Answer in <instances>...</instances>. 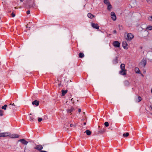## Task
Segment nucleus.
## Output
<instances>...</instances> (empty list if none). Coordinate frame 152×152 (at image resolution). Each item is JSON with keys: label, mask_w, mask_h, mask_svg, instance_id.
<instances>
[{"label": "nucleus", "mask_w": 152, "mask_h": 152, "mask_svg": "<svg viewBox=\"0 0 152 152\" xmlns=\"http://www.w3.org/2000/svg\"><path fill=\"white\" fill-rule=\"evenodd\" d=\"M7 104H5L4 106L1 107V109L4 110H6V108H7Z\"/></svg>", "instance_id": "a878e982"}, {"label": "nucleus", "mask_w": 152, "mask_h": 152, "mask_svg": "<svg viewBox=\"0 0 152 152\" xmlns=\"http://www.w3.org/2000/svg\"><path fill=\"white\" fill-rule=\"evenodd\" d=\"M11 15L12 16V17H15V13H14L13 12L12 13Z\"/></svg>", "instance_id": "e433bc0d"}, {"label": "nucleus", "mask_w": 152, "mask_h": 152, "mask_svg": "<svg viewBox=\"0 0 152 152\" xmlns=\"http://www.w3.org/2000/svg\"><path fill=\"white\" fill-rule=\"evenodd\" d=\"M120 27H121L122 26L120 25H119L118 26V27H119V29H120Z\"/></svg>", "instance_id": "a18cd8bd"}, {"label": "nucleus", "mask_w": 152, "mask_h": 152, "mask_svg": "<svg viewBox=\"0 0 152 152\" xmlns=\"http://www.w3.org/2000/svg\"><path fill=\"white\" fill-rule=\"evenodd\" d=\"M115 14L114 12H112L111 13V16H115Z\"/></svg>", "instance_id": "f704fd0d"}, {"label": "nucleus", "mask_w": 152, "mask_h": 152, "mask_svg": "<svg viewBox=\"0 0 152 152\" xmlns=\"http://www.w3.org/2000/svg\"><path fill=\"white\" fill-rule=\"evenodd\" d=\"M68 91L66 90H62V96H64L65 94L67 93Z\"/></svg>", "instance_id": "a211bd4d"}, {"label": "nucleus", "mask_w": 152, "mask_h": 152, "mask_svg": "<svg viewBox=\"0 0 152 152\" xmlns=\"http://www.w3.org/2000/svg\"><path fill=\"white\" fill-rule=\"evenodd\" d=\"M71 101H73V98H72L71 99Z\"/></svg>", "instance_id": "8fccbe9b"}, {"label": "nucleus", "mask_w": 152, "mask_h": 152, "mask_svg": "<svg viewBox=\"0 0 152 152\" xmlns=\"http://www.w3.org/2000/svg\"><path fill=\"white\" fill-rule=\"evenodd\" d=\"M134 37V36L131 33H129L127 34V37L126 39L128 40H131Z\"/></svg>", "instance_id": "f03ea898"}, {"label": "nucleus", "mask_w": 152, "mask_h": 152, "mask_svg": "<svg viewBox=\"0 0 152 152\" xmlns=\"http://www.w3.org/2000/svg\"><path fill=\"white\" fill-rule=\"evenodd\" d=\"M151 49L152 50V48H151Z\"/></svg>", "instance_id": "864d4df0"}, {"label": "nucleus", "mask_w": 152, "mask_h": 152, "mask_svg": "<svg viewBox=\"0 0 152 152\" xmlns=\"http://www.w3.org/2000/svg\"><path fill=\"white\" fill-rule=\"evenodd\" d=\"M146 29L149 30H152V26L150 25L148 26L147 27Z\"/></svg>", "instance_id": "bb28decb"}, {"label": "nucleus", "mask_w": 152, "mask_h": 152, "mask_svg": "<svg viewBox=\"0 0 152 152\" xmlns=\"http://www.w3.org/2000/svg\"><path fill=\"white\" fill-rule=\"evenodd\" d=\"M91 24V26L93 28L97 29H99V26L97 23H92Z\"/></svg>", "instance_id": "0eeeda50"}, {"label": "nucleus", "mask_w": 152, "mask_h": 152, "mask_svg": "<svg viewBox=\"0 0 152 152\" xmlns=\"http://www.w3.org/2000/svg\"><path fill=\"white\" fill-rule=\"evenodd\" d=\"M86 122H85V123H84V125H86Z\"/></svg>", "instance_id": "09e8293b"}, {"label": "nucleus", "mask_w": 152, "mask_h": 152, "mask_svg": "<svg viewBox=\"0 0 152 152\" xmlns=\"http://www.w3.org/2000/svg\"><path fill=\"white\" fill-rule=\"evenodd\" d=\"M18 141L21 142L23 145H26L28 143V142L26 141L25 139L19 140Z\"/></svg>", "instance_id": "1a4fd4ad"}, {"label": "nucleus", "mask_w": 152, "mask_h": 152, "mask_svg": "<svg viewBox=\"0 0 152 152\" xmlns=\"http://www.w3.org/2000/svg\"><path fill=\"white\" fill-rule=\"evenodd\" d=\"M125 65L124 64H121L120 66V69L121 70H126L125 69Z\"/></svg>", "instance_id": "dca6fc26"}, {"label": "nucleus", "mask_w": 152, "mask_h": 152, "mask_svg": "<svg viewBox=\"0 0 152 152\" xmlns=\"http://www.w3.org/2000/svg\"><path fill=\"white\" fill-rule=\"evenodd\" d=\"M85 132L86 133V134L87 135H90L91 134V132L88 130H86Z\"/></svg>", "instance_id": "412c9836"}, {"label": "nucleus", "mask_w": 152, "mask_h": 152, "mask_svg": "<svg viewBox=\"0 0 152 152\" xmlns=\"http://www.w3.org/2000/svg\"><path fill=\"white\" fill-rule=\"evenodd\" d=\"M151 92L152 93V89L151 90Z\"/></svg>", "instance_id": "603ef678"}, {"label": "nucleus", "mask_w": 152, "mask_h": 152, "mask_svg": "<svg viewBox=\"0 0 152 152\" xmlns=\"http://www.w3.org/2000/svg\"><path fill=\"white\" fill-rule=\"evenodd\" d=\"M78 111L79 113H80L81 111V109H79L78 110Z\"/></svg>", "instance_id": "c03bdc74"}, {"label": "nucleus", "mask_w": 152, "mask_h": 152, "mask_svg": "<svg viewBox=\"0 0 152 152\" xmlns=\"http://www.w3.org/2000/svg\"><path fill=\"white\" fill-rule=\"evenodd\" d=\"M113 32L114 34H116L117 33V32L115 30H114L113 31Z\"/></svg>", "instance_id": "79ce46f5"}, {"label": "nucleus", "mask_w": 152, "mask_h": 152, "mask_svg": "<svg viewBox=\"0 0 152 152\" xmlns=\"http://www.w3.org/2000/svg\"><path fill=\"white\" fill-rule=\"evenodd\" d=\"M113 64H115L118 63V57H116L113 61Z\"/></svg>", "instance_id": "2eb2a0df"}, {"label": "nucleus", "mask_w": 152, "mask_h": 152, "mask_svg": "<svg viewBox=\"0 0 152 152\" xmlns=\"http://www.w3.org/2000/svg\"><path fill=\"white\" fill-rule=\"evenodd\" d=\"M30 1L31 3H32V4H30L28 5L29 7L30 8L35 6V4L34 0H30Z\"/></svg>", "instance_id": "ddd939ff"}, {"label": "nucleus", "mask_w": 152, "mask_h": 152, "mask_svg": "<svg viewBox=\"0 0 152 152\" xmlns=\"http://www.w3.org/2000/svg\"><path fill=\"white\" fill-rule=\"evenodd\" d=\"M58 86H60L61 85V83H59V84H58Z\"/></svg>", "instance_id": "49530a36"}, {"label": "nucleus", "mask_w": 152, "mask_h": 152, "mask_svg": "<svg viewBox=\"0 0 152 152\" xmlns=\"http://www.w3.org/2000/svg\"><path fill=\"white\" fill-rule=\"evenodd\" d=\"M29 120L31 121H36V119H35L34 118L32 117L31 116L30 117Z\"/></svg>", "instance_id": "b1692460"}, {"label": "nucleus", "mask_w": 152, "mask_h": 152, "mask_svg": "<svg viewBox=\"0 0 152 152\" xmlns=\"http://www.w3.org/2000/svg\"><path fill=\"white\" fill-rule=\"evenodd\" d=\"M107 5V10H110L112 8L111 5L110 4H109Z\"/></svg>", "instance_id": "393cba45"}, {"label": "nucleus", "mask_w": 152, "mask_h": 152, "mask_svg": "<svg viewBox=\"0 0 152 152\" xmlns=\"http://www.w3.org/2000/svg\"><path fill=\"white\" fill-rule=\"evenodd\" d=\"M126 70H121L119 72V74L122 75H126Z\"/></svg>", "instance_id": "9b49d317"}, {"label": "nucleus", "mask_w": 152, "mask_h": 152, "mask_svg": "<svg viewBox=\"0 0 152 152\" xmlns=\"http://www.w3.org/2000/svg\"><path fill=\"white\" fill-rule=\"evenodd\" d=\"M4 111L1 110H0V116H2L3 115Z\"/></svg>", "instance_id": "7c9ffc66"}, {"label": "nucleus", "mask_w": 152, "mask_h": 152, "mask_svg": "<svg viewBox=\"0 0 152 152\" xmlns=\"http://www.w3.org/2000/svg\"><path fill=\"white\" fill-rule=\"evenodd\" d=\"M20 2H22L23 0H20Z\"/></svg>", "instance_id": "de8ad7c7"}, {"label": "nucleus", "mask_w": 152, "mask_h": 152, "mask_svg": "<svg viewBox=\"0 0 152 152\" xmlns=\"http://www.w3.org/2000/svg\"><path fill=\"white\" fill-rule=\"evenodd\" d=\"M3 137H5L8 136L9 135L7 133H2Z\"/></svg>", "instance_id": "c85d7f7f"}, {"label": "nucleus", "mask_w": 152, "mask_h": 152, "mask_svg": "<svg viewBox=\"0 0 152 152\" xmlns=\"http://www.w3.org/2000/svg\"><path fill=\"white\" fill-rule=\"evenodd\" d=\"M14 108H15V105L14 103L10 104L7 105V109H9L14 110Z\"/></svg>", "instance_id": "39448f33"}, {"label": "nucleus", "mask_w": 152, "mask_h": 152, "mask_svg": "<svg viewBox=\"0 0 152 152\" xmlns=\"http://www.w3.org/2000/svg\"><path fill=\"white\" fill-rule=\"evenodd\" d=\"M79 56L80 58H83L84 56V54L82 53H80L79 54Z\"/></svg>", "instance_id": "4be33fe9"}, {"label": "nucleus", "mask_w": 152, "mask_h": 152, "mask_svg": "<svg viewBox=\"0 0 152 152\" xmlns=\"http://www.w3.org/2000/svg\"><path fill=\"white\" fill-rule=\"evenodd\" d=\"M147 1L148 3H150L151 2V0H147Z\"/></svg>", "instance_id": "ea45409f"}, {"label": "nucleus", "mask_w": 152, "mask_h": 152, "mask_svg": "<svg viewBox=\"0 0 152 152\" xmlns=\"http://www.w3.org/2000/svg\"><path fill=\"white\" fill-rule=\"evenodd\" d=\"M30 10H28L26 12V14L27 15H28L30 14Z\"/></svg>", "instance_id": "4c0bfd02"}, {"label": "nucleus", "mask_w": 152, "mask_h": 152, "mask_svg": "<svg viewBox=\"0 0 152 152\" xmlns=\"http://www.w3.org/2000/svg\"><path fill=\"white\" fill-rule=\"evenodd\" d=\"M135 71L136 73H141L139 68L138 67H136L135 69Z\"/></svg>", "instance_id": "6ab92c4d"}, {"label": "nucleus", "mask_w": 152, "mask_h": 152, "mask_svg": "<svg viewBox=\"0 0 152 152\" xmlns=\"http://www.w3.org/2000/svg\"><path fill=\"white\" fill-rule=\"evenodd\" d=\"M142 76H143L144 75L142 74H141Z\"/></svg>", "instance_id": "3c124183"}, {"label": "nucleus", "mask_w": 152, "mask_h": 152, "mask_svg": "<svg viewBox=\"0 0 152 152\" xmlns=\"http://www.w3.org/2000/svg\"><path fill=\"white\" fill-rule=\"evenodd\" d=\"M148 19L150 21H152V15L148 17Z\"/></svg>", "instance_id": "72a5a7b5"}, {"label": "nucleus", "mask_w": 152, "mask_h": 152, "mask_svg": "<svg viewBox=\"0 0 152 152\" xmlns=\"http://www.w3.org/2000/svg\"><path fill=\"white\" fill-rule=\"evenodd\" d=\"M9 136V137L10 138H17L19 137V135L18 134H10V135Z\"/></svg>", "instance_id": "9d476101"}, {"label": "nucleus", "mask_w": 152, "mask_h": 152, "mask_svg": "<svg viewBox=\"0 0 152 152\" xmlns=\"http://www.w3.org/2000/svg\"><path fill=\"white\" fill-rule=\"evenodd\" d=\"M40 152H47L46 151H41Z\"/></svg>", "instance_id": "37998d69"}, {"label": "nucleus", "mask_w": 152, "mask_h": 152, "mask_svg": "<svg viewBox=\"0 0 152 152\" xmlns=\"http://www.w3.org/2000/svg\"><path fill=\"white\" fill-rule=\"evenodd\" d=\"M129 135V133L128 132H126V133H124L123 134V136L124 137H128Z\"/></svg>", "instance_id": "cd10ccee"}, {"label": "nucleus", "mask_w": 152, "mask_h": 152, "mask_svg": "<svg viewBox=\"0 0 152 152\" xmlns=\"http://www.w3.org/2000/svg\"><path fill=\"white\" fill-rule=\"evenodd\" d=\"M106 131V129L104 128H103L102 129H101L98 132V134H102L103 133Z\"/></svg>", "instance_id": "4468645a"}, {"label": "nucleus", "mask_w": 152, "mask_h": 152, "mask_svg": "<svg viewBox=\"0 0 152 152\" xmlns=\"http://www.w3.org/2000/svg\"><path fill=\"white\" fill-rule=\"evenodd\" d=\"M124 85L125 86H129V83L127 80H125L124 82Z\"/></svg>", "instance_id": "f3484780"}, {"label": "nucleus", "mask_w": 152, "mask_h": 152, "mask_svg": "<svg viewBox=\"0 0 152 152\" xmlns=\"http://www.w3.org/2000/svg\"><path fill=\"white\" fill-rule=\"evenodd\" d=\"M42 146L41 145H36L35 146L34 148V149H35L38 150L39 151H40L43 149Z\"/></svg>", "instance_id": "f257e3e1"}, {"label": "nucleus", "mask_w": 152, "mask_h": 152, "mask_svg": "<svg viewBox=\"0 0 152 152\" xmlns=\"http://www.w3.org/2000/svg\"><path fill=\"white\" fill-rule=\"evenodd\" d=\"M138 102H140L142 100V98L140 96H138Z\"/></svg>", "instance_id": "2f4dec72"}, {"label": "nucleus", "mask_w": 152, "mask_h": 152, "mask_svg": "<svg viewBox=\"0 0 152 152\" xmlns=\"http://www.w3.org/2000/svg\"><path fill=\"white\" fill-rule=\"evenodd\" d=\"M111 18L113 20L115 21L116 19V15L111 16Z\"/></svg>", "instance_id": "c756f323"}, {"label": "nucleus", "mask_w": 152, "mask_h": 152, "mask_svg": "<svg viewBox=\"0 0 152 152\" xmlns=\"http://www.w3.org/2000/svg\"><path fill=\"white\" fill-rule=\"evenodd\" d=\"M104 2L107 5L110 4L108 0H104Z\"/></svg>", "instance_id": "5701e85b"}, {"label": "nucleus", "mask_w": 152, "mask_h": 152, "mask_svg": "<svg viewBox=\"0 0 152 152\" xmlns=\"http://www.w3.org/2000/svg\"><path fill=\"white\" fill-rule=\"evenodd\" d=\"M39 102L37 100H35L34 101L32 102V104L33 105L37 106L39 105Z\"/></svg>", "instance_id": "6e6552de"}, {"label": "nucleus", "mask_w": 152, "mask_h": 152, "mask_svg": "<svg viewBox=\"0 0 152 152\" xmlns=\"http://www.w3.org/2000/svg\"><path fill=\"white\" fill-rule=\"evenodd\" d=\"M75 110V109L73 107H72L70 109L67 110V111L68 113H70Z\"/></svg>", "instance_id": "f8f14e48"}, {"label": "nucleus", "mask_w": 152, "mask_h": 152, "mask_svg": "<svg viewBox=\"0 0 152 152\" xmlns=\"http://www.w3.org/2000/svg\"><path fill=\"white\" fill-rule=\"evenodd\" d=\"M42 118H38V121L39 122H41L42 120Z\"/></svg>", "instance_id": "c9c22d12"}, {"label": "nucleus", "mask_w": 152, "mask_h": 152, "mask_svg": "<svg viewBox=\"0 0 152 152\" xmlns=\"http://www.w3.org/2000/svg\"><path fill=\"white\" fill-rule=\"evenodd\" d=\"M70 127H72V126H74V127H75V126L74 125L72 124H70Z\"/></svg>", "instance_id": "58836bf2"}, {"label": "nucleus", "mask_w": 152, "mask_h": 152, "mask_svg": "<svg viewBox=\"0 0 152 152\" xmlns=\"http://www.w3.org/2000/svg\"><path fill=\"white\" fill-rule=\"evenodd\" d=\"M2 133H0V137H3Z\"/></svg>", "instance_id": "a19ab883"}, {"label": "nucleus", "mask_w": 152, "mask_h": 152, "mask_svg": "<svg viewBox=\"0 0 152 152\" xmlns=\"http://www.w3.org/2000/svg\"><path fill=\"white\" fill-rule=\"evenodd\" d=\"M104 125L105 126L107 127L109 126V123L107 122H105Z\"/></svg>", "instance_id": "473e14b6"}, {"label": "nucleus", "mask_w": 152, "mask_h": 152, "mask_svg": "<svg viewBox=\"0 0 152 152\" xmlns=\"http://www.w3.org/2000/svg\"><path fill=\"white\" fill-rule=\"evenodd\" d=\"M113 45L116 48H119L120 46V43L117 41L113 42Z\"/></svg>", "instance_id": "7ed1b4c3"}, {"label": "nucleus", "mask_w": 152, "mask_h": 152, "mask_svg": "<svg viewBox=\"0 0 152 152\" xmlns=\"http://www.w3.org/2000/svg\"><path fill=\"white\" fill-rule=\"evenodd\" d=\"M87 16L89 18L91 19L93 18L94 17V16L91 13H88Z\"/></svg>", "instance_id": "aec40b11"}, {"label": "nucleus", "mask_w": 152, "mask_h": 152, "mask_svg": "<svg viewBox=\"0 0 152 152\" xmlns=\"http://www.w3.org/2000/svg\"><path fill=\"white\" fill-rule=\"evenodd\" d=\"M140 63L141 65H142L144 67H145L147 64V61L146 58H143Z\"/></svg>", "instance_id": "20e7f679"}, {"label": "nucleus", "mask_w": 152, "mask_h": 152, "mask_svg": "<svg viewBox=\"0 0 152 152\" xmlns=\"http://www.w3.org/2000/svg\"><path fill=\"white\" fill-rule=\"evenodd\" d=\"M128 45L127 43L125 41L122 42V45L124 49H127L128 48L127 47Z\"/></svg>", "instance_id": "423d86ee"}]
</instances>
